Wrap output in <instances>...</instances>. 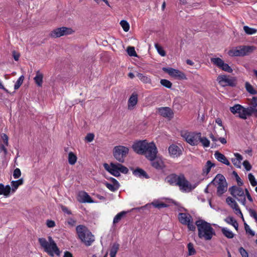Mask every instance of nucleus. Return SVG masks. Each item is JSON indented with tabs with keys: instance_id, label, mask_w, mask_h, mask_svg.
<instances>
[{
	"instance_id": "f257e3e1",
	"label": "nucleus",
	"mask_w": 257,
	"mask_h": 257,
	"mask_svg": "<svg viewBox=\"0 0 257 257\" xmlns=\"http://www.w3.org/2000/svg\"><path fill=\"white\" fill-rule=\"evenodd\" d=\"M195 224L198 229V237L205 240H211L215 235L214 229L212 227L210 223L204 220H198L196 221Z\"/></svg>"
},
{
	"instance_id": "f03ea898",
	"label": "nucleus",
	"mask_w": 257,
	"mask_h": 257,
	"mask_svg": "<svg viewBox=\"0 0 257 257\" xmlns=\"http://www.w3.org/2000/svg\"><path fill=\"white\" fill-rule=\"evenodd\" d=\"M79 238L86 246H90L94 241V236L84 225H79L76 228Z\"/></svg>"
},
{
	"instance_id": "7ed1b4c3",
	"label": "nucleus",
	"mask_w": 257,
	"mask_h": 257,
	"mask_svg": "<svg viewBox=\"0 0 257 257\" xmlns=\"http://www.w3.org/2000/svg\"><path fill=\"white\" fill-rule=\"evenodd\" d=\"M38 240L44 250L51 256L60 254L59 249L52 237H48V241L45 238H39Z\"/></svg>"
},
{
	"instance_id": "20e7f679",
	"label": "nucleus",
	"mask_w": 257,
	"mask_h": 257,
	"mask_svg": "<svg viewBox=\"0 0 257 257\" xmlns=\"http://www.w3.org/2000/svg\"><path fill=\"white\" fill-rule=\"evenodd\" d=\"M103 166L106 171L115 177L119 176L120 173L127 174L128 171L126 167L118 163H111L110 164L105 163Z\"/></svg>"
},
{
	"instance_id": "39448f33",
	"label": "nucleus",
	"mask_w": 257,
	"mask_h": 257,
	"mask_svg": "<svg viewBox=\"0 0 257 257\" xmlns=\"http://www.w3.org/2000/svg\"><path fill=\"white\" fill-rule=\"evenodd\" d=\"M210 184H213L217 188V194L221 196L227 189V184L225 177L221 174H217Z\"/></svg>"
},
{
	"instance_id": "423d86ee",
	"label": "nucleus",
	"mask_w": 257,
	"mask_h": 257,
	"mask_svg": "<svg viewBox=\"0 0 257 257\" xmlns=\"http://www.w3.org/2000/svg\"><path fill=\"white\" fill-rule=\"evenodd\" d=\"M181 137L187 143L191 146H197L201 139V133L183 131L181 133Z\"/></svg>"
},
{
	"instance_id": "0eeeda50",
	"label": "nucleus",
	"mask_w": 257,
	"mask_h": 257,
	"mask_svg": "<svg viewBox=\"0 0 257 257\" xmlns=\"http://www.w3.org/2000/svg\"><path fill=\"white\" fill-rule=\"evenodd\" d=\"M253 50L252 47L241 46L233 48L228 52L229 56L231 57L243 56L248 54Z\"/></svg>"
},
{
	"instance_id": "6e6552de",
	"label": "nucleus",
	"mask_w": 257,
	"mask_h": 257,
	"mask_svg": "<svg viewBox=\"0 0 257 257\" xmlns=\"http://www.w3.org/2000/svg\"><path fill=\"white\" fill-rule=\"evenodd\" d=\"M129 149L127 147L123 146L114 147L113 150V155L115 159L119 163L124 161V158L128 153Z\"/></svg>"
},
{
	"instance_id": "1a4fd4ad",
	"label": "nucleus",
	"mask_w": 257,
	"mask_h": 257,
	"mask_svg": "<svg viewBox=\"0 0 257 257\" xmlns=\"http://www.w3.org/2000/svg\"><path fill=\"white\" fill-rule=\"evenodd\" d=\"M146 145L142 155H144L148 160L153 161L157 156L158 153L157 147L154 142H147Z\"/></svg>"
},
{
	"instance_id": "9d476101",
	"label": "nucleus",
	"mask_w": 257,
	"mask_h": 257,
	"mask_svg": "<svg viewBox=\"0 0 257 257\" xmlns=\"http://www.w3.org/2000/svg\"><path fill=\"white\" fill-rule=\"evenodd\" d=\"M230 194L235 197L243 205L245 206L246 199L243 189L237 186H232L229 188Z\"/></svg>"
},
{
	"instance_id": "9b49d317",
	"label": "nucleus",
	"mask_w": 257,
	"mask_h": 257,
	"mask_svg": "<svg viewBox=\"0 0 257 257\" xmlns=\"http://www.w3.org/2000/svg\"><path fill=\"white\" fill-rule=\"evenodd\" d=\"M74 31L71 28L62 27L53 30L50 33V36L56 38L61 36L72 34Z\"/></svg>"
},
{
	"instance_id": "f8f14e48",
	"label": "nucleus",
	"mask_w": 257,
	"mask_h": 257,
	"mask_svg": "<svg viewBox=\"0 0 257 257\" xmlns=\"http://www.w3.org/2000/svg\"><path fill=\"white\" fill-rule=\"evenodd\" d=\"M217 81L219 84L222 86H231L236 85V79L234 77H229L226 75H219L217 78Z\"/></svg>"
},
{
	"instance_id": "ddd939ff",
	"label": "nucleus",
	"mask_w": 257,
	"mask_h": 257,
	"mask_svg": "<svg viewBox=\"0 0 257 257\" xmlns=\"http://www.w3.org/2000/svg\"><path fill=\"white\" fill-rule=\"evenodd\" d=\"M177 186L180 187L183 192H189L195 188V185L190 184L185 178L184 175H180V179L178 182Z\"/></svg>"
},
{
	"instance_id": "4468645a",
	"label": "nucleus",
	"mask_w": 257,
	"mask_h": 257,
	"mask_svg": "<svg viewBox=\"0 0 257 257\" xmlns=\"http://www.w3.org/2000/svg\"><path fill=\"white\" fill-rule=\"evenodd\" d=\"M246 108L240 104H236L230 107V111L233 114H238V116L241 119H246L248 117V114L245 112Z\"/></svg>"
},
{
	"instance_id": "2eb2a0df",
	"label": "nucleus",
	"mask_w": 257,
	"mask_h": 257,
	"mask_svg": "<svg viewBox=\"0 0 257 257\" xmlns=\"http://www.w3.org/2000/svg\"><path fill=\"white\" fill-rule=\"evenodd\" d=\"M211 62L223 71L228 73H232L233 71L232 69L228 64L225 63L224 61L220 58H211Z\"/></svg>"
},
{
	"instance_id": "dca6fc26",
	"label": "nucleus",
	"mask_w": 257,
	"mask_h": 257,
	"mask_svg": "<svg viewBox=\"0 0 257 257\" xmlns=\"http://www.w3.org/2000/svg\"><path fill=\"white\" fill-rule=\"evenodd\" d=\"M248 104L249 106L245 107L244 109L245 112L248 114V116H250L253 115V114L257 110V97L253 96L251 98L248 99Z\"/></svg>"
},
{
	"instance_id": "f3484780",
	"label": "nucleus",
	"mask_w": 257,
	"mask_h": 257,
	"mask_svg": "<svg viewBox=\"0 0 257 257\" xmlns=\"http://www.w3.org/2000/svg\"><path fill=\"white\" fill-rule=\"evenodd\" d=\"M163 70L172 77L180 79H186L185 74L179 70L172 68H163Z\"/></svg>"
},
{
	"instance_id": "a211bd4d",
	"label": "nucleus",
	"mask_w": 257,
	"mask_h": 257,
	"mask_svg": "<svg viewBox=\"0 0 257 257\" xmlns=\"http://www.w3.org/2000/svg\"><path fill=\"white\" fill-rule=\"evenodd\" d=\"M168 152L171 158H178L182 154V149L176 145L172 144L168 147Z\"/></svg>"
},
{
	"instance_id": "6ab92c4d",
	"label": "nucleus",
	"mask_w": 257,
	"mask_h": 257,
	"mask_svg": "<svg viewBox=\"0 0 257 257\" xmlns=\"http://www.w3.org/2000/svg\"><path fill=\"white\" fill-rule=\"evenodd\" d=\"M147 143V141L146 140L137 141L133 145L132 148L136 153L142 155L146 147Z\"/></svg>"
},
{
	"instance_id": "aec40b11",
	"label": "nucleus",
	"mask_w": 257,
	"mask_h": 257,
	"mask_svg": "<svg viewBox=\"0 0 257 257\" xmlns=\"http://www.w3.org/2000/svg\"><path fill=\"white\" fill-rule=\"evenodd\" d=\"M224 134H225V132ZM223 134H224V133H222L220 131L219 133H217L214 128L213 130L210 132L209 136L213 142L215 143L219 141L221 144H225L227 142L226 139L224 138L221 137Z\"/></svg>"
},
{
	"instance_id": "412c9836",
	"label": "nucleus",
	"mask_w": 257,
	"mask_h": 257,
	"mask_svg": "<svg viewBox=\"0 0 257 257\" xmlns=\"http://www.w3.org/2000/svg\"><path fill=\"white\" fill-rule=\"evenodd\" d=\"M77 200L80 203H94L89 194L85 191L79 192L77 195Z\"/></svg>"
},
{
	"instance_id": "4be33fe9",
	"label": "nucleus",
	"mask_w": 257,
	"mask_h": 257,
	"mask_svg": "<svg viewBox=\"0 0 257 257\" xmlns=\"http://www.w3.org/2000/svg\"><path fill=\"white\" fill-rule=\"evenodd\" d=\"M226 202L230 207H231L233 209H234L235 211V213L236 214L240 215L241 217L243 218V215L236 202L235 201L234 199H233L232 198L230 197H228L226 199Z\"/></svg>"
},
{
	"instance_id": "5701e85b",
	"label": "nucleus",
	"mask_w": 257,
	"mask_h": 257,
	"mask_svg": "<svg viewBox=\"0 0 257 257\" xmlns=\"http://www.w3.org/2000/svg\"><path fill=\"white\" fill-rule=\"evenodd\" d=\"M178 219L179 221L184 225L187 224L190 222H192V216L188 213H180L178 214Z\"/></svg>"
},
{
	"instance_id": "b1692460",
	"label": "nucleus",
	"mask_w": 257,
	"mask_h": 257,
	"mask_svg": "<svg viewBox=\"0 0 257 257\" xmlns=\"http://www.w3.org/2000/svg\"><path fill=\"white\" fill-rule=\"evenodd\" d=\"M138 95L136 92L132 93L128 100L127 107L130 110L134 109L138 103Z\"/></svg>"
},
{
	"instance_id": "393cba45",
	"label": "nucleus",
	"mask_w": 257,
	"mask_h": 257,
	"mask_svg": "<svg viewBox=\"0 0 257 257\" xmlns=\"http://www.w3.org/2000/svg\"><path fill=\"white\" fill-rule=\"evenodd\" d=\"M158 111L160 115L165 117L171 118L173 115L172 110L168 107L159 108Z\"/></svg>"
},
{
	"instance_id": "a878e982",
	"label": "nucleus",
	"mask_w": 257,
	"mask_h": 257,
	"mask_svg": "<svg viewBox=\"0 0 257 257\" xmlns=\"http://www.w3.org/2000/svg\"><path fill=\"white\" fill-rule=\"evenodd\" d=\"M111 183H105L106 187L110 191L114 192L119 187V184L114 178H111Z\"/></svg>"
},
{
	"instance_id": "bb28decb",
	"label": "nucleus",
	"mask_w": 257,
	"mask_h": 257,
	"mask_svg": "<svg viewBox=\"0 0 257 257\" xmlns=\"http://www.w3.org/2000/svg\"><path fill=\"white\" fill-rule=\"evenodd\" d=\"M214 157L215 159L217 160V161H218L219 162H220L227 166L230 165V162L227 159L226 157L222 154L219 153V152L217 151L215 152Z\"/></svg>"
},
{
	"instance_id": "cd10ccee",
	"label": "nucleus",
	"mask_w": 257,
	"mask_h": 257,
	"mask_svg": "<svg viewBox=\"0 0 257 257\" xmlns=\"http://www.w3.org/2000/svg\"><path fill=\"white\" fill-rule=\"evenodd\" d=\"M11 192V188L10 185L5 186L0 183V195H3L5 197H9Z\"/></svg>"
},
{
	"instance_id": "c85d7f7f",
	"label": "nucleus",
	"mask_w": 257,
	"mask_h": 257,
	"mask_svg": "<svg viewBox=\"0 0 257 257\" xmlns=\"http://www.w3.org/2000/svg\"><path fill=\"white\" fill-rule=\"evenodd\" d=\"M235 158H232L231 161L233 164L238 168H241V162L243 160L242 156L239 153H236L234 154Z\"/></svg>"
},
{
	"instance_id": "c756f323",
	"label": "nucleus",
	"mask_w": 257,
	"mask_h": 257,
	"mask_svg": "<svg viewBox=\"0 0 257 257\" xmlns=\"http://www.w3.org/2000/svg\"><path fill=\"white\" fill-rule=\"evenodd\" d=\"M215 167V164L210 161H207L206 164L202 169V175L203 176H206L210 171L212 167Z\"/></svg>"
},
{
	"instance_id": "7c9ffc66",
	"label": "nucleus",
	"mask_w": 257,
	"mask_h": 257,
	"mask_svg": "<svg viewBox=\"0 0 257 257\" xmlns=\"http://www.w3.org/2000/svg\"><path fill=\"white\" fill-rule=\"evenodd\" d=\"M151 161L152 165L157 169H162L164 167V162L161 159L156 158Z\"/></svg>"
},
{
	"instance_id": "2f4dec72",
	"label": "nucleus",
	"mask_w": 257,
	"mask_h": 257,
	"mask_svg": "<svg viewBox=\"0 0 257 257\" xmlns=\"http://www.w3.org/2000/svg\"><path fill=\"white\" fill-rule=\"evenodd\" d=\"M23 184V179L22 178L19 179L17 181H12L11 182V185L12 188H11V192L14 193L16 192L19 186Z\"/></svg>"
},
{
	"instance_id": "473e14b6",
	"label": "nucleus",
	"mask_w": 257,
	"mask_h": 257,
	"mask_svg": "<svg viewBox=\"0 0 257 257\" xmlns=\"http://www.w3.org/2000/svg\"><path fill=\"white\" fill-rule=\"evenodd\" d=\"M43 75L39 71H37L36 75L34 79L38 86H42L43 83Z\"/></svg>"
},
{
	"instance_id": "72a5a7b5",
	"label": "nucleus",
	"mask_w": 257,
	"mask_h": 257,
	"mask_svg": "<svg viewBox=\"0 0 257 257\" xmlns=\"http://www.w3.org/2000/svg\"><path fill=\"white\" fill-rule=\"evenodd\" d=\"M180 179V175L177 176L176 175H171L169 176L166 178L167 182L170 183V184H174L177 185L178 182Z\"/></svg>"
},
{
	"instance_id": "f704fd0d",
	"label": "nucleus",
	"mask_w": 257,
	"mask_h": 257,
	"mask_svg": "<svg viewBox=\"0 0 257 257\" xmlns=\"http://www.w3.org/2000/svg\"><path fill=\"white\" fill-rule=\"evenodd\" d=\"M137 75L143 83L145 84L151 83L152 80L149 76L140 73H138Z\"/></svg>"
},
{
	"instance_id": "c9c22d12",
	"label": "nucleus",
	"mask_w": 257,
	"mask_h": 257,
	"mask_svg": "<svg viewBox=\"0 0 257 257\" xmlns=\"http://www.w3.org/2000/svg\"><path fill=\"white\" fill-rule=\"evenodd\" d=\"M135 176L140 178H148L149 177L146 172L142 169H137L133 172Z\"/></svg>"
},
{
	"instance_id": "e433bc0d",
	"label": "nucleus",
	"mask_w": 257,
	"mask_h": 257,
	"mask_svg": "<svg viewBox=\"0 0 257 257\" xmlns=\"http://www.w3.org/2000/svg\"><path fill=\"white\" fill-rule=\"evenodd\" d=\"M221 231L222 234L228 238H232L234 236V234L226 227H221Z\"/></svg>"
},
{
	"instance_id": "4c0bfd02",
	"label": "nucleus",
	"mask_w": 257,
	"mask_h": 257,
	"mask_svg": "<svg viewBox=\"0 0 257 257\" xmlns=\"http://www.w3.org/2000/svg\"><path fill=\"white\" fill-rule=\"evenodd\" d=\"M77 157L76 155L72 152L68 153V163L71 165H74L77 162Z\"/></svg>"
},
{
	"instance_id": "58836bf2",
	"label": "nucleus",
	"mask_w": 257,
	"mask_h": 257,
	"mask_svg": "<svg viewBox=\"0 0 257 257\" xmlns=\"http://www.w3.org/2000/svg\"><path fill=\"white\" fill-rule=\"evenodd\" d=\"M225 221L228 223L232 225L235 229L237 230L238 228V224L236 220L232 217H227L225 218Z\"/></svg>"
},
{
	"instance_id": "ea45409f",
	"label": "nucleus",
	"mask_w": 257,
	"mask_h": 257,
	"mask_svg": "<svg viewBox=\"0 0 257 257\" xmlns=\"http://www.w3.org/2000/svg\"><path fill=\"white\" fill-rule=\"evenodd\" d=\"M245 87L246 91L250 94L253 95L257 94V90L249 82H245Z\"/></svg>"
},
{
	"instance_id": "a19ab883",
	"label": "nucleus",
	"mask_w": 257,
	"mask_h": 257,
	"mask_svg": "<svg viewBox=\"0 0 257 257\" xmlns=\"http://www.w3.org/2000/svg\"><path fill=\"white\" fill-rule=\"evenodd\" d=\"M119 248V244L117 243H114L111 248L110 252V257H115Z\"/></svg>"
},
{
	"instance_id": "79ce46f5",
	"label": "nucleus",
	"mask_w": 257,
	"mask_h": 257,
	"mask_svg": "<svg viewBox=\"0 0 257 257\" xmlns=\"http://www.w3.org/2000/svg\"><path fill=\"white\" fill-rule=\"evenodd\" d=\"M126 214V212L125 211H121L118 214H117L114 217L113 220V223L116 224L120 221V220L121 219L122 217Z\"/></svg>"
},
{
	"instance_id": "37998d69",
	"label": "nucleus",
	"mask_w": 257,
	"mask_h": 257,
	"mask_svg": "<svg viewBox=\"0 0 257 257\" xmlns=\"http://www.w3.org/2000/svg\"><path fill=\"white\" fill-rule=\"evenodd\" d=\"M243 28L245 33L247 35L254 34L257 32V30L256 29L250 28L247 26H244Z\"/></svg>"
},
{
	"instance_id": "c03bdc74",
	"label": "nucleus",
	"mask_w": 257,
	"mask_h": 257,
	"mask_svg": "<svg viewBox=\"0 0 257 257\" xmlns=\"http://www.w3.org/2000/svg\"><path fill=\"white\" fill-rule=\"evenodd\" d=\"M120 25L124 32H128L130 27L128 23L125 20H121L120 22Z\"/></svg>"
},
{
	"instance_id": "a18cd8bd",
	"label": "nucleus",
	"mask_w": 257,
	"mask_h": 257,
	"mask_svg": "<svg viewBox=\"0 0 257 257\" xmlns=\"http://www.w3.org/2000/svg\"><path fill=\"white\" fill-rule=\"evenodd\" d=\"M152 204L156 208H162L166 207L167 206V205L165 203H164L163 202H160L157 200L154 201Z\"/></svg>"
},
{
	"instance_id": "49530a36",
	"label": "nucleus",
	"mask_w": 257,
	"mask_h": 257,
	"mask_svg": "<svg viewBox=\"0 0 257 257\" xmlns=\"http://www.w3.org/2000/svg\"><path fill=\"white\" fill-rule=\"evenodd\" d=\"M201 143L203 147L204 148H207L210 146V141L206 137H201V139H199V142Z\"/></svg>"
},
{
	"instance_id": "de8ad7c7",
	"label": "nucleus",
	"mask_w": 257,
	"mask_h": 257,
	"mask_svg": "<svg viewBox=\"0 0 257 257\" xmlns=\"http://www.w3.org/2000/svg\"><path fill=\"white\" fill-rule=\"evenodd\" d=\"M187 248H188L189 255H193L196 253V251L194 247V245L192 243H191V242L187 244Z\"/></svg>"
},
{
	"instance_id": "09e8293b",
	"label": "nucleus",
	"mask_w": 257,
	"mask_h": 257,
	"mask_svg": "<svg viewBox=\"0 0 257 257\" xmlns=\"http://www.w3.org/2000/svg\"><path fill=\"white\" fill-rule=\"evenodd\" d=\"M24 80V75H21L17 80L14 85V89L17 90L20 88Z\"/></svg>"
},
{
	"instance_id": "8fccbe9b",
	"label": "nucleus",
	"mask_w": 257,
	"mask_h": 257,
	"mask_svg": "<svg viewBox=\"0 0 257 257\" xmlns=\"http://www.w3.org/2000/svg\"><path fill=\"white\" fill-rule=\"evenodd\" d=\"M248 179L250 182L251 186L254 187L257 185V182L255 179L254 176L251 173H249L248 175Z\"/></svg>"
},
{
	"instance_id": "3c124183",
	"label": "nucleus",
	"mask_w": 257,
	"mask_h": 257,
	"mask_svg": "<svg viewBox=\"0 0 257 257\" xmlns=\"http://www.w3.org/2000/svg\"><path fill=\"white\" fill-rule=\"evenodd\" d=\"M126 51L127 52V54L130 56H135V57L137 56V54L136 52L135 48L134 47H131V46L128 47L126 49Z\"/></svg>"
},
{
	"instance_id": "603ef678",
	"label": "nucleus",
	"mask_w": 257,
	"mask_h": 257,
	"mask_svg": "<svg viewBox=\"0 0 257 257\" xmlns=\"http://www.w3.org/2000/svg\"><path fill=\"white\" fill-rule=\"evenodd\" d=\"M155 48L157 49L158 53L161 56H165L166 55V52L163 49V48L160 46L159 45L156 44L155 45Z\"/></svg>"
},
{
	"instance_id": "864d4df0",
	"label": "nucleus",
	"mask_w": 257,
	"mask_h": 257,
	"mask_svg": "<svg viewBox=\"0 0 257 257\" xmlns=\"http://www.w3.org/2000/svg\"><path fill=\"white\" fill-rule=\"evenodd\" d=\"M160 83L164 86L168 88H170L172 87V83L167 80V79H162L161 80Z\"/></svg>"
},
{
	"instance_id": "5fc2aeb1",
	"label": "nucleus",
	"mask_w": 257,
	"mask_h": 257,
	"mask_svg": "<svg viewBox=\"0 0 257 257\" xmlns=\"http://www.w3.org/2000/svg\"><path fill=\"white\" fill-rule=\"evenodd\" d=\"M242 165L247 171H250L252 168L251 165L247 160L244 161Z\"/></svg>"
},
{
	"instance_id": "6e6d98bb",
	"label": "nucleus",
	"mask_w": 257,
	"mask_h": 257,
	"mask_svg": "<svg viewBox=\"0 0 257 257\" xmlns=\"http://www.w3.org/2000/svg\"><path fill=\"white\" fill-rule=\"evenodd\" d=\"M21 175V172L20 169L16 168L15 169L13 173V177L15 179L19 178Z\"/></svg>"
},
{
	"instance_id": "4d7b16f0",
	"label": "nucleus",
	"mask_w": 257,
	"mask_h": 257,
	"mask_svg": "<svg viewBox=\"0 0 257 257\" xmlns=\"http://www.w3.org/2000/svg\"><path fill=\"white\" fill-rule=\"evenodd\" d=\"M239 252L240 253L242 257H248V254L245 249L242 247H240L239 248Z\"/></svg>"
},
{
	"instance_id": "13d9d810",
	"label": "nucleus",
	"mask_w": 257,
	"mask_h": 257,
	"mask_svg": "<svg viewBox=\"0 0 257 257\" xmlns=\"http://www.w3.org/2000/svg\"><path fill=\"white\" fill-rule=\"evenodd\" d=\"M215 122L217 123L219 126L222 127V128L220 129V132L222 133H224V128L223 126L221 119L220 118H217L215 119Z\"/></svg>"
},
{
	"instance_id": "bf43d9fd",
	"label": "nucleus",
	"mask_w": 257,
	"mask_h": 257,
	"mask_svg": "<svg viewBox=\"0 0 257 257\" xmlns=\"http://www.w3.org/2000/svg\"><path fill=\"white\" fill-rule=\"evenodd\" d=\"M244 228L247 233H249L252 236L254 235V232L253 231L246 223H244Z\"/></svg>"
},
{
	"instance_id": "052dcab7",
	"label": "nucleus",
	"mask_w": 257,
	"mask_h": 257,
	"mask_svg": "<svg viewBox=\"0 0 257 257\" xmlns=\"http://www.w3.org/2000/svg\"><path fill=\"white\" fill-rule=\"evenodd\" d=\"M94 138L93 134L89 133L85 137V140L88 142H91Z\"/></svg>"
},
{
	"instance_id": "680f3d73",
	"label": "nucleus",
	"mask_w": 257,
	"mask_h": 257,
	"mask_svg": "<svg viewBox=\"0 0 257 257\" xmlns=\"http://www.w3.org/2000/svg\"><path fill=\"white\" fill-rule=\"evenodd\" d=\"M249 214L250 216L253 217L255 220V221L257 222V213H256V212L252 209H250Z\"/></svg>"
},
{
	"instance_id": "e2e57ef3",
	"label": "nucleus",
	"mask_w": 257,
	"mask_h": 257,
	"mask_svg": "<svg viewBox=\"0 0 257 257\" xmlns=\"http://www.w3.org/2000/svg\"><path fill=\"white\" fill-rule=\"evenodd\" d=\"M47 226L49 228L54 227L55 226V222L51 220H48L46 222Z\"/></svg>"
},
{
	"instance_id": "0e129e2a",
	"label": "nucleus",
	"mask_w": 257,
	"mask_h": 257,
	"mask_svg": "<svg viewBox=\"0 0 257 257\" xmlns=\"http://www.w3.org/2000/svg\"><path fill=\"white\" fill-rule=\"evenodd\" d=\"M2 137L4 143L5 144V145L7 146H8V144H9V142H8L9 138H8V136L5 134H3L2 136Z\"/></svg>"
},
{
	"instance_id": "69168bd1",
	"label": "nucleus",
	"mask_w": 257,
	"mask_h": 257,
	"mask_svg": "<svg viewBox=\"0 0 257 257\" xmlns=\"http://www.w3.org/2000/svg\"><path fill=\"white\" fill-rule=\"evenodd\" d=\"M187 226L189 230L191 231H195L196 229L195 226L193 224L192 222H190L188 223H187Z\"/></svg>"
},
{
	"instance_id": "338daca9",
	"label": "nucleus",
	"mask_w": 257,
	"mask_h": 257,
	"mask_svg": "<svg viewBox=\"0 0 257 257\" xmlns=\"http://www.w3.org/2000/svg\"><path fill=\"white\" fill-rule=\"evenodd\" d=\"M67 222H68V224L71 226H74L76 224V221L74 219H72V218L69 219Z\"/></svg>"
},
{
	"instance_id": "774afa93",
	"label": "nucleus",
	"mask_w": 257,
	"mask_h": 257,
	"mask_svg": "<svg viewBox=\"0 0 257 257\" xmlns=\"http://www.w3.org/2000/svg\"><path fill=\"white\" fill-rule=\"evenodd\" d=\"M61 209L64 212H65L68 214H71V212L68 209L67 207L64 206H61Z\"/></svg>"
}]
</instances>
